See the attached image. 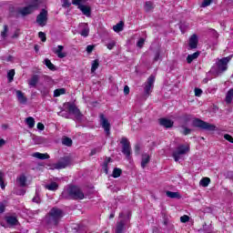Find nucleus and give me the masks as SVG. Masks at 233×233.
Segmentation results:
<instances>
[{
	"label": "nucleus",
	"mask_w": 233,
	"mask_h": 233,
	"mask_svg": "<svg viewBox=\"0 0 233 233\" xmlns=\"http://www.w3.org/2000/svg\"><path fill=\"white\" fill-rule=\"evenodd\" d=\"M64 217L65 211L57 207H54L45 216L43 223L48 229L57 228V227H59V223H61V219H63Z\"/></svg>",
	"instance_id": "obj_1"
},
{
	"label": "nucleus",
	"mask_w": 233,
	"mask_h": 233,
	"mask_svg": "<svg viewBox=\"0 0 233 233\" xmlns=\"http://www.w3.org/2000/svg\"><path fill=\"white\" fill-rule=\"evenodd\" d=\"M65 108L67 111H65ZM61 111L57 113V116H60L61 117H65L66 119H72V116L70 114H73L75 116V119L78 121V123H81L83 121L84 116L82 115L79 108H77V106L76 104L71 102H66L64 104V108L60 107Z\"/></svg>",
	"instance_id": "obj_2"
},
{
	"label": "nucleus",
	"mask_w": 233,
	"mask_h": 233,
	"mask_svg": "<svg viewBox=\"0 0 233 233\" xmlns=\"http://www.w3.org/2000/svg\"><path fill=\"white\" fill-rule=\"evenodd\" d=\"M63 199H85V193L77 186H70L62 192Z\"/></svg>",
	"instance_id": "obj_3"
},
{
	"label": "nucleus",
	"mask_w": 233,
	"mask_h": 233,
	"mask_svg": "<svg viewBox=\"0 0 233 233\" xmlns=\"http://www.w3.org/2000/svg\"><path fill=\"white\" fill-rule=\"evenodd\" d=\"M192 127L195 128H200V130H207L208 132H214L218 130V127L214 124L205 122L199 118L193 119Z\"/></svg>",
	"instance_id": "obj_4"
},
{
	"label": "nucleus",
	"mask_w": 233,
	"mask_h": 233,
	"mask_svg": "<svg viewBox=\"0 0 233 233\" xmlns=\"http://www.w3.org/2000/svg\"><path fill=\"white\" fill-rule=\"evenodd\" d=\"M230 59H232V57L227 56L218 60L216 65L211 68L212 72L218 76H219V74H223V72L227 70V65H228Z\"/></svg>",
	"instance_id": "obj_5"
},
{
	"label": "nucleus",
	"mask_w": 233,
	"mask_h": 233,
	"mask_svg": "<svg viewBox=\"0 0 233 233\" xmlns=\"http://www.w3.org/2000/svg\"><path fill=\"white\" fill-rule=\"evenodd\" d=\"M154 83H156V76L151 75L144 84V96L146 97H148L152 94Z\"/></svg>",
	"instance_id": "obj_6"
},
{
	"label": "nucleus",
	"mask_w": 233,
	"mask_h": 233,
	"mask_svg": "<svg viewBox=\"0 0 233 233\" xmlns=\"http://www.w3.org/2000/svg\"><path fill=\"white\" fill-rule=\"evenodd\" d=\"M190 150V147L188 146L180 145L177 147V150L173 152L172 156L176 162L179 161L181 159V156H185L187 152Z\"/></svg>",
	"instance_id": "obj_7"
},
{
	"label": "nucleus",
	"mask_w": 233,
	"mask_h": 233,
	"mask_svg": "<svg viewBox=\"0 0 233 233\" xmlns=\"http://www.w3.org/2000/svg\"><path fill=\"white\" fill-rule=\"evenodd\" d=\"M37 6H39V1L33 0L31 5L25 7L20 8L18 12L19 14H21V15H28L32 14V12H34V10L37 8Z\"/></svg>",
	"instance_id": "obj_8"
},
{
	"label": "nucleus",
	"mask_w": 233,
	"mask_h": 233,
	"mask_svg": "<svg viewBox=\"0 0 233 233\" xmlns=\"http://www.w3.org/2000/svg\"><path fill=\"white\" fill-rule=\"evenodd\" d=\"M46 21H48V11L42 9L39 15L36 16V23L39 26H46Z\"/></svg>",
	"instance_id": "obj_9"
},
{
	"label": "nucleus",
	"mask_w": 233,
	"mask_h": 233,
	"mask_svg": "<svg viewBox=\"0 0 233 233\" xmlns=\"http://www.w3.org/2000/svg\"><path fill=\"white\" fill-rule=\"evenodd\" d=\"M99 119L100 126L104 128L106 136H110V122H108V118L105 116V114L101 113Z\"/></svg>",
	"instance_id": "obj_10"
},
{
	"label": "nucleus",
	"mask_w": 233,
	"mask_h": 233,
	"mask_svg": "<svg viewBox=\"0 0 233 233\" xmlns=\"http://www.w3.org/2000/svg\"><path fill=\"white\" fill-rule=\"evenodd\" d=\"M72 163V158L70 157H64L60 158V160L55 164V168L56 170H61V168H66V167H70Z\"/></svg>",
	"instance_id": "obj_11"
},
{
	"label": "nucleus",
	"mask_w": 233,
	"mask_h": 233,
	"mask_svg": "<svg viewBox=\"0 0 233 233\" xmlns=\"http://www.w3.org/2000/svg\"><path fill=\"white\" fill-rule=\"evenodd\" d=\"M120 143L122 145V153L128 159L131 154L130 142H128V139L127 137H122Z\"/></svg>",
	"instance_id": "obj_12"
},
{
	"label": "nucleus",
	"mask_w": 233,
	"mask_h": 233,
	"mask_svg": "<svg viewBox=\"0 0 233 233\" xmlns=\"http://www.w3.org/2000/svg\"><path fill=\"white\" fill-rule=\"evenodd\" d=\"M63 50H65V46H57V48H54L53 52L59 57V59H63L66 57V53H63Z\"/></svg>",
	"instance_id": "obj_13"
},
{
	"label": "nucleus",
	"mask_w": 233,
	"mask_h": 233,
	"mask_svg": "<svg viewBox=\"0 0 233 233\" xmlns=\"http://www.w3.org/2000/svg\"><path fill=\"white\" fill-rule=\"evenodd\" d=\"M127 225V220L121 219L120 221L116 222V227L115 229V233H123L125 232V226Z\"/></svg>",
	"instance_id": "obj_14"
},
{
	"label": "nucleus",
	"mask_w": 233,
	"mask_h": 233,
	"mask_svg": "<svg viewBox=\"0 0 233 233\" xmlns=\"http://www.w3.org/2000/svg\"><path fill=\"white\" fill-rule=\"evenodd\" d=\"M159 125L165 127V128H172L174 127V121L167 118H160Z\"/></svg>",
	"instance_id": "obj_15"
},
{
	"label": "nucleus",
	"mask_w": 233,
	"mask_h": 233,
	"mask_svg": "<svg viewBox=\"0 0 233 233\" xmlns=\"http://www.w3.org/2000/svg\"><path fill=\"white\" fill-rule=\"evenodd\" d=\"M198 43H199V40L198 39V35H191L189 38L190 50H194V48H198Z\"/></svg>",
	"instance_id": "obj_16"
},
{
	"label": "nucleus",
	"mask_w": 233,
	"mask_h": 233,
	"mask_svg": "<svg viewBox=\"0 0 233 233\" xmlns=\"http://www.w3.org/2000/svg\"><path fill=\"white\" fill-rule=\"evenodd\" d=\"M78 10L81 11L82 14L86 17H90V15H92V8L88 5H84L82 6H79Z\"/></svg>",
	"instance_id": "obj_17"
},
{
	"label": "nucleus",
	"mask_w": 233,
	"mask_h": 233,
	"mask_svg": "<svg viewBox=\"0 0 233 233\" xmlns=\"http://www.w3.org/2000/svg\"><path fill=\"white\" fill-rule=\"evenodd\" d=\"M80 28H82L80 35H82L83 37H88V34H90V28L88 27V24H81Z\"/></svg>",
	"instance_id": "obj_18"
},
{
	"label": "nucleus",
	"mask_w": 233,
	"mask_h": 233,
	"mask_svg": "<svg viewBox=\"0 0 233 233\" xmlns=\"http://www.w3.org/2000/svg\"><path fill=\"white\" fill-rule=\"evenodd\" d=\"M16 97L21 105H26V101L28 100L21 90H16Z\"/></svg>",
	"instance_id": "obj_19"
},
{
	"label": "nucleus",
	"mask_w": 233,
	"mask_h": 233,
	"mask_svg": "<svg viewBox=\"0 0 233 233\" xmlns=\"http://www.w3.org/2000/svg\"><path fill=\"white\" fill-rule=\"evenodd\" d=\"M37 83H39V75H34L30 80H28L29 86L35 88L37 86Z\"/></svg>",
	"instance_id": "obj_20"
},
{
	"label": "nucleus",
	"mask_w": 233,
	"mask_h": 233,
	"mask_svg": "<svg viewBox=\"0 0 233 233\" xmlns=\"http://www.w3.org/2000/svg\"><path fill=\"white\" fill-rule=\"evenodd\" d=\"M150 163V155L143 154L142 160H141V167L142 168H147V165Z\"/></svg>",
	"instance_id": "obj_21"
},
{
	"label": "nucleus",
	"mask_w": 233,
	"mask_h": 233,
	"mask_svg": "<svg viewBox=\"0 0 233 233\" xmlns=\"http://www.w3.org/2000/svg\"><path fill=\"white\" fill-rule=\"evenodd\" d=\"M154 8H156V5H154V2L151 1H147L146 2L145 5H144V10L145 12H153Z\"/></svg>",
	"instance_id": "obj_22"
},
{
	"label": "nucleus",
	"mask_w": 233,
	"mask_h": 233,
	"mask_svg": "<svg viewBox=\"0 0 233 233\" xmlns=\"http://www.w3.org/2000/svg\"><path fill=\"white\" fill-rule=\"evenodd\" d=\"M5 221H6L7 225H11L12 227H15V225H17V223H18L17 218L14 217V216L6 217Z\"/></svg>",
	"instance_id": "obj_23"
},
{
	"label": "nucleus",
	"mask_w": 233,
	"mask_h": 233,
	"mask_svg": "<svg viewBox=\"0 0 233 233\" xmlns=\"http://www.w3.org/2000/svg\"><path fill=\"white\" fill-rule=\"evenodd\" d=\"M108 163H112V158L106 157L105 161L102 164V168L105 174L108 175Z\"/></svg>",
	"instance_id": "obj_24"
},
{
	"label": "nucleus",
	"mask_w": 233,
	"mask_h": 233,
	"mask_svg": "<svg viewBox=\"0 0 233 233\" xmlns=\"http://www.w3.org/2000/svg\"><path fill=\"white\" fill-rule=\"evenodd\" d=\"M166 196L171 199H181V195L179 192L167 191Z\"/></svg>",
	"instance_id": "obj_25"
},
{
	"label": "nucleus",
	"mask_w": 233,
	"mask_h": 233,
	"mask_svg": "<svg viewBox=\"0 0 233 233\" xmlns=\"http://www.w3.org/2000/svg\"><path fill=\"white\" fill-rule=\"evenodd\" d=\"M33 157H36V159H50V155L48 154H43V153H34L33 154Z\"/></svg>",
	"instance_id": "obj_26"
},
{
	"label": "nucleus",
	"mask_w": 233,
	"mask_h": 233,
	"mask_svg": "<svg viewBox=\"0 0 233 233\" xmlns=\"http://www.w3.org/2000/svg\"><path fill=\"white\" fill-rule=\"evenodd\" d=\"M123 28H125V23L123 21H120L118 24L113 26L114 32L116 33L123 32Z\"/></svg>",
	"instance_id": "obj_27"
},
{
	"label": "nucleus",
	"mask_w": 233,
	"mask_h": 233,
	"mask_svg": "<svg viewBox=\"0 0 233 233\" xmlns=\"http://www.w3.org/2000/svg\"><path fill=\"white\" fill-rule=\"evenodd\" d=\"M44 65H46V66H47V68H49V70H52V72H56V66L54 64H52L50 59L46 58L44 60Z\"/></svg>",
	"instance_id": "obj_28"
},
{
	"label": "nucleus",
	"mask_w": 233,
	"mask_h": 233,
	"mask_svg": "<svg viewBox=\"0 0 233 233\" xmlns=\"http://www.w3.org/2000/svg\"><path fill=\"white\" fill-rule=\"evenodd\" d=\"M199 57V52H195L192 55H188L187 57V62L188 65L194 61V59H198Z\"/></svg>",
	"instance_id": "obj_29"
},
{
	"label": "nucleus",
	"mask_w": 233,
	"mask_h": 233,
	"mask_svg": "<svg viewBox=\"0 0 233 233\" xmlns=\"http://www.w3.org/2000/svg\"><path fill=\"white\" fill-rule=\"evenodd\" d=\"M25 123L29 128H34V127H35V119L32 116L25 118Z\"/></svg>",
	"instance_id": "obj_30"
},
{
	"label": "nucleus",
	"mask_w": 233,
	"mask_h": 233,
	"mask_svg": "<svg viewBox=\"0 0 233 233\" xmlns=\"http://www.w3.org/2000/svg\"><path fill=\"white\" fill-rule=\"evenodd\" d=\"M232 97H233V89H229L226 95V103L227 105H230L232 103Z\"/></svg>",
	"instance_id": "obj_31"
},
{
	"label": "nucleus",
	"mask_w": 233,
	"mask_h": 233,
	"mask_svg": "<svg viewBox=\"0 0 233 233\" xmlns=\"http://www.w3.org/2000/svg\"><path fill=\"white\" fill-rule=\"evenodd\" d=\"M122 174H123V170L121 168L115 167L113 169L112 177H115V178L120 177Z\"/></svg>",
	"instance_id": "obj_32"
},
{
	"label": "nucleus",
	"mask_w": 233,
	"mask_h": 233,
	"mask_svg": "<svg viewBox=\"0 0 233 233\" xmlns=\"http://www.w3.org/2000/svg\"><path fill=\"white\" fill-rule=\"evenodd\" d=\"M72 138L68 137H63L62 138V145H64L65 147H72Z\"/></svg>",
	"instance_id": "obj_33"
},
{
	"label": "nucleus",
	"mask_w": 233,
	"mask_h": 233,
	"mask_svg": "<svg viewBox=\"0 0 233 233\" xmlns=\"http://www.w3.org/2000/svg\"><path fill=\"white\" fill-rule=\"evenodd\" d=\"M47 190H57L59 188V185H57L56 182H52L51 184H47L45 186Z\"/></svg>",
	"instance_id": "obj_34"
},
{
	"label": "nucleus",
	"mask_w": 233,
	"mask_h": 233,
	"mask_svg": "<svg viewBox=\"0 0 233 233\" xmlns=\"http://www.w3.org/2000/svg\"><path fill=\"white\" fill-rule=\"evenodd\" d=\"M87 1L88 0H72V5L79 8V6H84Z\"/></svg>",
	"instance_id": "obj_35"
},
{
	"label": "nucleus",
	"mask_w": 233,
	"mask_h": 233,
	"mask_svg": "<svg viewBox=\"0 0 233 233\" xmlns=\"http://www.w3.org/2000/svg\"><path fill=\"white\" fill-rule=\"evenodd\" d=\"M63 94H66V89L58 88L54 91V97H59V96H63Z\"/></svg>",
	"instance_id": "obj_36"
},
{
	"label": "nucleus",
	"mask_w": 233,
	"mask_h": 233,
	"mask_svg": "<svg viewBox=\"0 0 233 233\" xmlns=\"http://www.w3.org/2000/svg\"><path fill=\"white\" fill-rule=\"evenodd\" d=\"M208 185H210V178L208 177H203L200 182H199V186L200 187H208Z\"/></svg>",
	"instance_id": "obj_37"
},
{
	"label": "nucleus",
	"mask_w": 233,
	"mask_h": 233,
	"mask_svg": "<svg viewBox=\"0 0 233 233\" xmlns=\"http://www.w3.org/2000/svg\"><path fill=\"white\" fill-rule=\"evenodd\" d=\"M17 179L20 187H26V177L25 175H21Z\"/></svg>",
	"instance_id": "obj_38"
},
{
	"label": "nucleus",
	"mask_w": 233,
	"mask_h": 233,
	"mask_svg": "<svg viewBox=\"0 0 233 233\" xmlns=\"http://www.w3.org/2000/svg\"><path fill=\"white\" fill-rule=\"evenodd\" d=\"M97 68H99V60L96 59L92 63L91 72L94 73Z\"/></svg>",
	"instance_id": "obj_39"
},
{
	"label": "nucleus",
	"mask_w": 233,
	"mask_h": 233,
	"mask_svg": "<svg viewBox=\"0 0 233 233\" xmlns=\"http://www.w3.org/2000/svg\"><path fill=\"white\" fill-rule=\"evenodd\" d=\"M8 25H4V30L2 31V33H1V37L3 38V39H6V37H8Z\"/></svg>",
	"instance_id": "obj_40"
},
{
	"label": "nucleus",
	"mask_w": 233,
	"mask_h": 233,
	"mask_svg": "<svg viewBox=\"0 0 233 233\" xmlns=\"http://www.w3.org/2000/svg\"><path fill=\"white\" fill-rule=\"evenodd\" d=\"M15 76V70L11 69L8 73H7V79L12 82L14 81V76Z\"/></svg>",
	"instance_id": "obj_41"
},
{
	"label": "nucleus",
	"mask_w": 233,
	"mask_h": 233,
	"mask_svg": "<svg viewBox=\"0 0 233 233\" xmlns=\"http://www.w3.org/2000/svg\"><path fill=\"white\" fill-rule=\"evenodd\" d=\"M32 201L33 203H37V205L41 203V198L39 197V192L37 190L35 191V196L33 198Z\"/></svg>",
	"instance_id": "obj_42"
},
{
	"label": "nucleus",
	"mask_w": 233,
	"mask_h": 233,
	"mask_svg": "<svg viewBox=\"0 0 233 233\" xmlns=\"http://www.w3.org/2000/svg\"><path fill=\"white\" fill-rule=\"evenodd\" d=\"M187 28H188V24H187V23L179 24V29L181 30L182 34H185V32Z\"/></svg>",
	"instance_id": "obj_43"
},
{
	"label": "nucleus",
	"mask_w": 233,
	"mask_h": 233,
	"mask_svg": "<svg viewBox=\"0 0 233 233\" xmlns=\"http://www.w3.org/2000/svg\"><path fill=\"white\" fill-rule=\"evenodd\" d=\"M214 0H204L201 4V7L202 8H207V6H210V5H212V2Z\"/></svg>",
	"instance_id": "obj_44"
},
{
	"label": "nucleus",
	"mask_w": 233,
	"mask_h": 233,
	"mask_svg": "<svg viewBox=\"0 0 233 233\" xmlns=\"http://www.w3.org/2000/svg\"><path fill=\"white\" fill-rule=\"evenodd\" d=\"M38 37L41 39L42 43L46 42V34H45L44 32H39Z\"/></svg>",
	"instance_id": "obj_45"
},
{
	"label": "nucleus",
	"mask_w": 233,
	"mask_h": 233,
	"mask_svg": "<svg viewBox=\"0 0 233 233\" xmlns=\"http://www.w3.org/2000/svg\"><path fill=\"white\" fill-rule=\"evenodd\" d=\"M180 221L181 223H188V221H190V217H188L187 215H184L180 217Z\"/></svg>",
	"instance_id": "obj_46"
},
{
	"label": "nucleus",
	"mask_w": 233,
	"mask_h": 233,
	"mask_svg": "<svg viewBox=\"0 0 233 233\" xmlns=\"http://www.w3.org/2000/svg\"><path fill=\"white\" fill-rule=\"evenodd\" d=\"M72 5V3H70L69 0H64L62 6L63 8H70V6Z\"/></svg>",
	"instance_id": "obj_47"
},
{
	"label": "nucleus",
	"mask_w": 233,
	"mask_h": 233,
	"mask_svg": "<svg viewBox=\"0 0 233 233\" xmlns=\"http://www.w3.org/2000/svg\"><path fill=\"white\" fill-rule=\"evenodd\" d=\"M144 45H145V38H139V40L137 43V46H138V48H143Z\"/></svg>",
	"instance_id": "obj_48"
},
{
	"label": "nucleus",
	"mask_w": 233,
	"mask_h": 233,
	"mask_svg": "<svg viewBox=\"0 0 233 233\" xmlns=\"http://www.w3.org/2000/svg\"><path fill=\"white\" fill-rule=\"evenodd\" d=\"M201 94H203V90L201 88H195V96L196 97H201Z\"/></svg>",
	"instance_id": "obj_49"
},
{
	"label": "nucleus",
	"mask_w": 233,
	"mask_h": 233,
	"mask_svg": "<svg viewBox=\"0 0 233 233\" xmlns=\"http://www.w3.org/2000/svg\"><path fill=\"white\" fill-rule=\"evenodd\" d=\"M101 152V147H96L91 150L90 156H96V154H98Z\"/></svg>",
	"instance_id": "obj_50"
},
{
	"label": "nucleus",
	"mask_w": 233,
	"mask_h": 233,
	"mask_svg": "<svg viewBox=\"0 0 233 233\" xmlns=\"http://www.w3.org/2000/svg\"><path fill=\"white\" fill-rule=\"evenodd\" d=\"M183 128H184V130H183L182 134L184 136H188V134H190L192 132V129H190V128H188L187 127H183Z\"/></svg>",
	"instance_id": "obj_51"
},
{
	"label": "nucleus",
	"mask_w": 233,
	"mask_h": 233,
	"mask_svg": "<svg viewBox=\"0 0 233 233\" xmlns=\"http://www.w3.org/2000/svg\"><path fill=\"white\" fill-rule=\"evenodd\" d=\"M160 57H161V53L159 51H157L153 61L156 63L160 59Z\"/></svg>",
	"instance_id": "obj_52"
},
{
	"label": "nucleus",
	"mask_w": 233,
	"mask_h": 233,
	"mask_svg": "<svg viewBox=\"0 0 233 233\" xmlns=\"http://www.w3.org/2000/svg\"><path fill=\"white\" fill-rule=\"evenodd\" d=\"M108 50H112L116 46V41H111L106 45Z\"/></svg>",
	"instance_id": "obj_53"
},
{
	"label": "nucleus",
	"mask_w": 233,
	"mask_h": 233,
	"mask_svg": "<svg viewBox=\"0 0 233 233\" xmlns=\"http://www.w3.org/2000/svg\"><path fill=\"white\" fill-rule=\"evenodd\" d=\"M224 139H226L227 141H229V143H233V137L228 134L224 135Z\"/></svg>",
	"instance_id": "obj_54"
},
{
	"label": "nucleus",
	"mask_w": 233,
	"mask_h": 233,
	"mask_svg": "<svg viewBox=\"0 0 233 233\" xmlns=\"http://www.w3.org/2000/svg\"><path fill=\"white\" fill-rule=\"evenodd\" d=\"M93 51H94V46L89 45V46H86L87 54H92Z\"/></svg>",
	"instance_id": "obj_55"
},
{
	"label": "nucleus",
	"mask_w": 233,
	"mask_h": 233,
	"mask_svg": "<svg viewBox=\"0 0 233 233\" xmlns=\"http://www.w3.org/2000/svg\"><path fill=\"white\" fill-rule=\"evenodd\" d=\"M124 94L126 96H128V94H130V87H128V86H124Z\"/></svg>",
	"instance_id": "obj_56"
},
{
	"label": "nucleus",
	"mask_w": 233,
	"mask_h": 233,
	"mask_svg": "<svg viewBox=\"0 0 233 233\" xmlns=\"http://www.w3.org/2000/svg\"><path fill=\"white\" fill-rule=\"evenodd\" d=\"M36 127L38 130H41V131L45 130V125L41 122H39Z\"/></svg>",
	"instance_id": "obj_57"
},
{
	"label": "nucleus",
	"mask_w": 233,
	"mask_h": 233,
	"mask_svg": "<svg viewBox=\"0 0 233 233\" xmlns=\"http://www.w3.org/2000/svg\"><path fill=\"white\" fill-rule=\"evenodd\" d=\"M163 225H165V227H168V218H167V216L165 215H164Z\"/></svg>",
	"instance_id": "obj_58"
},
{
	"label": "nucleus",
	"mask_w": 233,
	"mask_h": 233,
	"mask_svg": "<svg viewBox=\"0 0 233 233\" xmlns=\"http://www.w3.org/2000/svg\"><path fill=\"white\" fill-rule=\"evenodd\" d=\"M77 232L78 233H86V228H78Z\"/></svg>",
	"instance_id": "obj_59"
},
{
	"label": "nucleus",
	"mask_w": 233,
	"mask_h": 233,
	"mask_svg": "<svg viewBox=\"0 0 233 233\" xmlns=\"http://www.w3.org/2000/svg\"><path fill=\"white\" fill-rule=\"evenodd\" d=\"M5 212V204L0 203V214H3Z\"/></svg>",
	"instance_id": "obj_60"
},
{
	"label": "nucleus",
	"mask_w": 233,
	"mask_h": 233,
	"mask_svg": "<svg viewBox=\"0 0 233 233\" xmlns=\"http://www.w3.org/2000/svg\"><path fill=\"white\" fill-rule=\"evenodd\" d=\"M41 94L44 95V96H46V95L48 94V89L44 88V89L41 91Z\"/></svg>",
	"instance_id": "obj_61"
},
{
	"label": "nucleus",
	"mask_w": 233,
	"mask_h": 233,
	"mask_svg": "<svg viewBox=\"0 0 233 233\" xmlns=\"http://www.w3.org/2000/svg\"><path fill=\"white\" fill-rule=\"evenodd\" d=\"M6 142L5 141V139H0V148L1 147H4V145L5 144Z\"/></svg>",
	"instance_id": "obj_62"
},
{
	"label": "nucleus",
	"mask_w": 233,
	"mask_h": 233,
	"mask_svg": "<svg viewBox=\"0 0 233 233\" xmlns=\"http://www.w3.org/2000/svg\"><path fill=\"white\" fill-rule=\"evenodd\" d=\"M17 37H19V33L15 32V33L13 35L12 38H13V39H15V38H17Z\"/></svg>",
	"instance_id": "obj_63"
},
{
	"label": "nucleus",
	"mask_w": 233,
	"mask_h": 233,
	"mask_svg": "<svg viewBox=\"0 0 233 233\" xmlns=\"http://www.w3.org/2000/svg\"><path fill=\"white\" fill-rule=\"evenodd\" d=\"M0 187L1 188L5 189V181L0 182Z\"/></svg>",
	"instance_id": "obj_64"
}]
</instances>
